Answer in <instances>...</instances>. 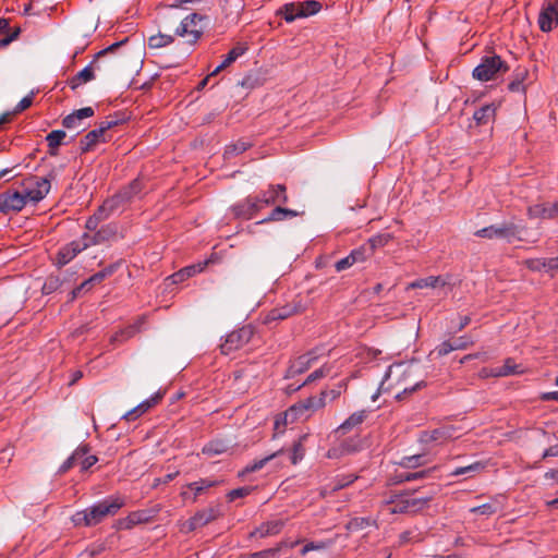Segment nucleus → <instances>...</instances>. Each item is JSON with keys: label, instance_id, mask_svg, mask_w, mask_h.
I'll return each mask as SVG.
<instances>
[{"label": "nucleus", "instance_id": "obj_6", "mask_svg": "<svg viewBox=\"0 0 558 558\" xmlns=\"http://www.w3.org/2000/svg\"><path fill=\"white\" fill-rule=\"evenodd\" d=\"M520 233L521 230L517 225L505 222L501 225H495L480 229L475 232V235L486 239H504L508 242H511L514 239L520 240Z\"/></svg>", "mask_w": 558, "mask_h": 558}, {"label": "nucleus", "instance_id": "obj_23", "mask_svg": "<svg viewBox=\"0 0 558 558\" xmlns=\"http://www.w3.org/2000/svg\"><path fill=\"white\" fill-rule=\"evenodd\" d=\"M117 235L118 226L114 223H109L102 226L96 233H85L83 236H88L87 242H90V245H98L114 240Z\"/></svg>", "mask_w": 558, "mask_h": 558}, {"label": "nucleus", "instance_id": "obj_56", "mask_svg": "<svg viewBox=\"0 0 558 558\" xmlns=\"http://www.w3.org/2000/svg\"><path fill=\"white\" fill-rule=\"evenodd\" d=\"M329 373V368L326 367V366H322L320 368L314 371L313 373H311L306 380L303 383V385H306L308 383H312V381H315L319 378H323L325 377L327 374Z\"/></svg>", "mask_w": 558, "mask_h": 558}, {"label": "nucleus", "instance_id": "obj_13", "mask_svg": "<svg viewBox=\"0 0 558 558\" xmlns=\"http://www.w3.org/2000/svg\"><path fill=\"white\" fill-rule=\"evenodd\" d=\"M265 205L262 203V197L248 196L244 201L235 204L232 211L236 218L251 219L257 211L263 209Z\"/></svg>", "mask_w": 558, "mask_h": 558}, {"label": "nucleus", "instance_id": "obj_16", "mask_svg": "<svg viewBox=\"0 0 558 558\" xmlns=\"http://www.w3.org/2000/svg\"><path fill=\"white\" fill-rule=\"evenodd\" d=\"M111 136L98 125L97 129L89 131L81 141L80 149L83 154L90 151L99 143H107Z\"/></svg>", "mask_w": 558, "mask_h": 558}, {"label": "nucleus", "instance_id": "obj_18", "mask_svg": "<svg viewBox=\"0 0 558 558\" xmlns=\"http://www.w3.org/2000/svg\"><path fill=\"white\" fill-rule=\"evenodd\" d=\"M141 190L138 181H134L126 190L119 192L112 197L106 199L104 204L112 214L125 202H128L133 195L137 194Z\"/></svg>", "mask_w": 558, "mask_h": 558}, {"label": "nucleus", "instance_id": "obj_42", "mask_svg": "<svg viewBox=\"0 0 558 558\" xmlns=\"http://www.w3.org/2000/svg\"><path fill=\"white\" fill-rule=\"evenodd\" d=\"M294 312V307H292L291 305L283 306L281 308H275L271 312H269V314L266 317V320L269 323L272 320L286 319L289 316H291Z\"/></svg>", "mask_w": 558, "mask_h": 558}, {"label": "nucleus", "instance_id": "obj_63", "mask_svg": "<svg viewBox=\"0 0 558 558\" xmlns=\"http://www.w3.org/2000/svg\"><path fill=\"white\" fill-rule=\"evenodd\" d=\"M453 350H463L468 348L471 341L466 337H458L451 340Z\"/></svg>", "mask_w": 558, "mask_h": 558}, {"label": "nucleus", "instance_id": "obj_28", "mask_svg": "<svg viewBox=\"0 0 558 558\" xmlns=\"http://www.w3.org/2000/svg\"><path fill=\"white\" fill-rule=\"evenodd\" d=\"M495 116L494 107H480L473 114L469 128H475L480 125H487Z\"/></svg>", "mask_w": 558, "mask_h": 558}, {"label": "nucleus", "instance_id": "obj_11", "mask_svg": "<svg viewBox=\"0 0 558 558\" xmlns=\"http://www.w3.org/2000/svg\"><path fill=\"white\" fill-rule=\"evenodd\" d=\"M26 196L29 202L38 203L45 198L50 191V181L47 178L33 177L24 182Z\"/></svg>", "mask_w": 558, "mask_h": 558}, {"label": "nucleus", "instance_id": "obj_24", "mask_svg": "<svg viewBox=\"0 0 558 558\" xmlns=\"http://www.w3.org/2000/svg\"><path fill=\"white\" fill-rule=\"evenodd\" d=\"M162 392L158 391L154 396H151L149 399L144 400L138 405L133 408L132 410L128 411L122 418L126 421H134L141 415H143L145 412H147L149 409L155 407L161 399H162Z\"/></svg>", "mask_w": 558, "mask_h": 558}, {"label": "nucleus", "instance_id": "obj_62", "mask_svg": "<svg viewBox=\"0 0 558 558\" xmlns=\"http://www.w3.org/2000/svg\"><path fill=\"white\" fill-rule=\"evenodd\" d=\"M333 544V541H320V542H308L307 545L310 550H323L329 548Z\"/></svg>", "mask_w": 558, "mask_h": 558}, {"label": "nucleus", "instance_id": "obj_7", "mask_svg": "<svg viewBox=\"0 0 558 558\" xmlns=\"http://www.w3.org/2000/svg\"><path fill=\"white\" fill-rule=\"evenodd\" d=\"M417 373H420V366L415 363L393 364L387 369L381 386L388 380L392 381L390 386H398L414 377Z\"/></svg>", "mask_w": 558, "mask_h": 558}, {"label": "nucleus", "instance_id": "obj_33", "mask_svg": "<svg viewBox=\"0 0 558 558\" xmlns=\"http://www.w3.org/2000/svg\"><path fill=\"white\" fill-rule=\"evenodd\" d=\"M282 449L276 451V452H272L262 459H258V460H255L254 462L247 464L243 471L240 473V475H244V474H247V473H253V472H256V471H259L260 469H263L269 461H271L272 459H275L276 457H278L279 454L282 453Z\"/></svg>", "mask_w": 558, "mask_h": 558}, {"label": "nucleus", "instance_id": "obj_29", "mask_svg": "<svg viewBox=\"0 0 558 558\" xmlns=\"http://www.w3.org/2000/svg\"><path fill=\"white\" fill-rule=\"evenodd\" d=\"M521 365L515 364L513 360L507 359L502 366L494 367L487 375L494 377H505L522 373Z\"/></svg>", "mask_w": 558, "mask_h": 558}, {"label": "nucleus", "instance_id": "obj_59", "mask_svg": "<svg viewBox=\"0 0 558 558\" xmlns=\"http://www.w3.org/2000/svg\"><path fill=\"white\" fill-rule=\"evenodd\" d=\"M420 533L416 531H405L400 535V543L405 544L408 542H420Z\"/></svg>", "mask_w": 558, "mask_h": 558}, {"label": "nucleus", "instance_id": "obj_44", "mask_svg": "<svg viewBox=\"0 0 558 558\" xmlns=\"http://www.w3.org/2000/svg\"><path fill=\"white\" fill-rule=\"evenodd\" d=\"M137 330H138L137 325L130 326V327L114 333L110 338V342L111 343L123 342V341L130 339L131 337H133L137 332Z\"/></svg>", "mask_w": 558, "mask_h": 558}, {"label": "nucleus", "instance_id": "obj_32", "mask_svg": "<svg viewBox=\"0 0 558 558\" xmlns=\"http://www.w3.org/2000/svg\"><path fill=\"white\" fill-rule=\"evenodd\" d=\"M366 417V411H357L351 414L339 427L338 432H341L342 434L348 433L353 427L360 425Z\"/></svg>", "mask_w": 558, "mask_h": 558}, {"label": "nucleus", "instance_id": "obj_22", "mask_svg": "<svg viewBox=\"0 0 558 558\" xmlns=\"http://www.w3.org/2000/svg\"><path fill=\"white\" fill-rule=\"evenodd\" d=\"M94 116L92 107H82L63 118L62 124L69 130H78L83 125V120Z\"/></svg>", "mask_w": 558, "mask_h": 558}, {"label": "nucleus", "instance_id": "obj_46", "mask_svg": "<svg viewBox=\"0 0 558 558\" xmlns=\"http://www.w3.org/2000/svg\"><path fill=\"white\" fill-rule=\"evenodd\" d=\"M215 485L214 481L202 478L197 482L190 483L187 485L189 488L193 489L195 492L193 500H196V497L202 494L205 489L213 487Z\"/></svg>", "mask_w": 558, "mask_h": 558}, {"label": "nucleus", "instance_id": "obj_58", "mask_svg": "<svg viewBox=\"0 0 558 558\" xmlns=\"http://www.w3.org/2000/svg\"><path fill=\"white\" fill-rule=\"evenodd\" d=\"M278 548L265 549L240 558H271L278 553Z\"/></svg>", "mask_w": 558, "mask_h": 558}, {"label": "nucleus", "instance_id": "obj_35", "mask_svg": "<svg viewBox=\"0 0 558 558\" xmlns=\"http://www.w3.org/2000/svg\"><path fill=\"white\" fill-rule=\"evenodd\" d=\"M174 37H175V35L173 33L172 34L158 33L148 38V46L154 49L163 48V47L171 45L174 41Z\"/></svg>", "mask_w": 558, "mask_h": 558}, {"label": "nucleus", "instance_id": "obj_34", "mask_svg": "<svg viewBox=\"0 0 558 558\" xmlns=\"http://www.w3.org/2000/svg\"><path fill=\"white\" fill-rule=\"evenodd\" d=\"M130 118V114H126L125 112H116L113 116H109L106 120L101 121L99 126L104 128L108 133L109 130L126 122Z\"/></svg>", "mask_w": 558, "mask_h": 558}, {"label": "nucleus", "instance_id": "obj_5", "mask_svg": "<svg viewBox=\"0 0 558 558\" xmlns=\"http://www.w3.org/2000/svg\"><path fill=\"white\" fill-rule=\"evenodd\" d=\"M430 497L410 498L408 493L396 495L386 505L390 513H415L427 506Z\"/></svg>", "mask_w": 558, "mask_h": 558}, {"label": "nucleus", "instance_id": "obj_45", "mask_svg": "<svg viewBox=\"0 0 558 558\" xmlns=\"http://www.w3.org/2000/svg\"><path fill=\"white\" fill-rule=\"evenodd\" d=\"M300 9H302L304 15L303 17L311 16L320 11L322 4L315 0H306L303 2H299Z\"/></svg>", "mask_w": 558, "mask_h": 558}, {"label": "nucleus", "instance_id": "obj_9", "mask_svg": "<svg viewBox=\"0 0 558 558\" xmlns=\"http://www.w3.org/2000/svg\"><path fill=\"white\" fill-rule=\"evenodd\" d=\"M343 387H345V385L340 384L336 388H332L330 390H323L318 397H311L305 401L300 402L299 405L292 407L290 411H295L300 409L315 411L322 409L323 407L326 405L327 401H333L337 398H339Z\"/></svg>", "mask_w": 558, "mask_h": 558}, {"label": "nucleus", "instance_id": "obj_41", "mask_svg": "<svg viewBox=\"0 0 558 558\" xmlns=\"http://www.w3.org/2000/svg\"><path fill=\"white\" fill-rule=\"evenodd\" d=\"M87 452L88 448L86 446L77 448L60 466L59 473L63 474L68 472L73 465H75V458H83Z\"/></svg>", "mask_w": 558, "mask_h": 558}, {"label": "nucleus", "instance_id": "obj_25", "mask_svg": "<svg viewBox=\"0 0 558 558\" xmlns=\"http://www.w3.org/2000/svg\"><path fill=\"white\" fill-rule=\"evenodd\" d=\"M451 282L449 281V277H442V276H430L427 278H422L418 280L413 281L410 283L409 288L411 289H423V288H445L450 287Z\"/></svg>", "mask_w": 558, "mask_h": 558}, {"label": "nucleus", "instance_id": "obj_40", "mask_svg": "<svg viewBox=\"0 0 558 558\" xmlns=\"http://www.w3.org/2000/svg\"><path fill=\"white\" fill-rule=\"evenodd\" d=\"M244 53L243 48L235 47L229 51L226 59L211 72V75H217L220 71L229 66L232 62H234L240 56Z\"/></svg>", "mask_w": 558, "mask_h": 558}, {"label": "nucleus", "instance_id": "obj_60", "mask_svg": "<svg viewBox=\"0 0 558 558\" xmlns=\"http://www.w3.org/2000/svg\"><path fill=\"white\" fill-rule=\"evenodd\" d=\"M429 472H430V470H424V471H418V472H410V473H407L404 475H401V481L410 482V481L420 480V478L425 477Z\"/></svg>", "mask_w": 558, "mask_h": 558}, {"label": "nucleus", "instance_id": "obj_53", "mask_svg": "<svg viewBox=\"0 0 558 558\" xmlns=\"http://www.w3.org/2000/svg\"><path fill=\"white\" fill-rule=\"evenodd\" d=\"M470 511L472 513L489 517L494 514L497 511V509L493 504H483L481 506L471 508Z\"/></svg>", "mask_w": 558, "mask_h": 558}, {"label": "nucleus", "instance_id": "obj_8", "mask_svg": "<svg viewBox=\"0 0 558 558\" xmlns=\"http://www.w3.org/2000/svg\"><path fill=\"white\" fill-rule=\"evenodd\" d=\"M253 337V328L251 326H243L242 328L230 332L225 342L221 343L220 350L225 355L243 348L250 342Z\"/></svg>", "mask_w": 558, "mask_h": 558}, {"label": "nucleus", "instance_id": "obj_21", "mask_svg": "<svg viewBox=\"0 0 558 558\" xmlns=\"http://www.w3.org/2000/svg\"><path fill=\"white\" fill-rule=\"evenodd\" d=\"M317 360V354L315 351L308 352L307 354L299 356L295 361L291 363L287 371V378L294 377L307 371L312 364Z\"/></svg>", "mask_w": 558, "mask_h": 558}, {"label": "nucleus", "instance_id": "obj_43", "mask_svg": "<svg viewBox=\"0 0 558 558\" xmlns=\"http://www.w3.org/2000/svg\"><path fill=\"white\" fill-rule=\"evenodd\" d=\"M251 146V144L248 142H245L243 140H240L238 141L236 143H233V144H230L226 147V150H225V156L227 158H230L232 156H235V155H239V154H242L243 151H245L248 147Z\"/></svg>", "mask_w": 558, "mask_h": 558}, {"label": "nucleus", "instance_id": "obj_31", "mask_svg": "<svg viewBox=\"0 0 558 558\" xmlns=\"http://www.w3.org/2000/svg\"><path fill=\"white\" fill-rule=\"evenodd\" d=\"M202 270L203 265H191L171 275L168 279L171 280L172 283H180L183 282L185 279L194 276L195 274L201 272Z\"/></svg>", "mask_w": 558, "mask_h": 558}, {"label": "nucleus", "instance_id": "obj_1", "mask_svg": "<svg viewBox=\"0 0 558 558\" xmlns=\"http://www.w3.org/2000/svg\"><path fill=\"white\" fill-rule=\"evenodd\" d=\"M190 2L192 0H179L165 5L159 17L166 29L172 31L177 37L185 38L189 44H195L203 36L207 16L197 12L184 15L182 7Z\"/></svg>", "mask_w": 558, "mask_h": 558}, {"label": "nucleus", "instance_id": "obj_36", "mask_svg": "<svg viewBox=\"0 0 558 558\" xmlns=\"http://www.w3.org/2000/svg\"><path fill=\"white\" fill-rule=\"evenodd\" d=\"M65 136L66 134L63 130H54L47 134L46 141L50 149V155L57 154V149L62 144Z\"/></svg>", "mask_w": 558, "mask_h": 558}, {"label": "nucleus", "instance_id": "obj_19", "mask_svg": "<svg viewBox=\"0 0 558 558\" xmlns=\"http://www.w3.org/2000/svg\"><path fill=\"white\" fill-rule=\"evenodd\" d=\"M218 515L219 510L216 508L201 510L189 519L185 523V527L187 531H194L214 521Z\"/></svg>", "mask_w": 558, "mask_h": 558}, {"label": "nucleus", "instance_id": "obj_48", "mask_svg": "<svg viewBox=\"0 0 558 558\" xmlns=\"http://www.w3.org/2000/svg\"><path fill=\"white\" fill-rule=\"evenodd\" d=\"M62 284V280L59 276H50L47 278L43 286V292L45 294H50L54 291H57Z\"/></svg>", "mask_w": 558, "mask_h": 558}, {"label": "nucleus", "instance_id": "obj_12", "mask_svg": "<svg viewBox=\"0 0 558 558\" xmlns=\"http://www.w3.org/2000/svg\"><path fill=\"white\" fill-rule=\"evenodd\" d=\"M371 247L365 245L360 246L353 250L348 256L341 258L335 264V268L338 272L343 271L350 267H352L356 263H362L367 259V257L372 254L373 248L375 246V240H371Z\"/></svg>", "mask_w": 558, "mask_h": 558}, {"label": "nucleus", "instance_id": "obj_47", "mask_svg": "<svg viewBox=\"0 0 558 558\" xmlns=\"http://www.w3.org/2000/svg\"><path fill=\"white\" fill-rule=\"evenodd\" d=\"M228 450V446L222 441H213L206 445L203 449V453L208 456L221 454Z\"/></svg>", "mask_w": 558, "mask_h": 558}, {"label": "nucleus", "instance_id": "obj_27", "mask_svg": "<svg viewBox=\"0 0 558 558\" xmlns=\"http://www.w3.org/2000/svg\"><path fill=\"white\" fill-rule=\"evenodd\" d=\"M555 262V258H531L524 262V265L532 271H546L551 275L558 272L557 266L551 264Z\"/></svg>", "mask_w": 558, "mask_h": 558}, {"label": "nucleus", "instance_id": "obj_20", "mask_svg": "<svg viewBox=\"0 0 558 558\" xmlns=\"http://www.w3.org/2000/svg\"><path fill=\"white\" fill-rule=\"evenodd\" d=\"M530 218L555 219L558 218V202L541 203L530 206L527 209Z\"/></svg>", "mask_w": 558, "mask_h": 558}, {"label": "nucleus", "instance_id": "obj_38", "mask_svg": "<svg viewBox=\"0 0 558 558\" xmlns=\"http://www.w3.org/2000/svg\"><path fill=\"white\" fill-rule=\"evenodd\" d=\"M281 13L287 22H293L294 20L303 17L304 15L302 9H300L299 2L286 4L282 8Z\"/></svg>", "mask_w": 558, "mask_h": 558}, {"label": "nucleus", "instance_id": "obj_54", "mask_svg": "<svg viewBox=\"0 0 558 558\" xmlns=\"http://www.w3.org/2000/svg\"><path fill=\"white\" fill-rule=\"evenodd\" d=\"M371 520L366 518H354L348 523V529L350 531L363 530L371 525Z\"/></svg>", "mask_w": 558, "mask_h": 558}, {"label": "nucleus", "instance_id": "obj_49", "mask_svg": "<svg viewBox=\"0 0 558 558\" xmlns=\"http://www.w3.org/2000/svg\"><path fill=\"white\" fill-rule=\"evenodd\" d=\"M305 438V436L301 437L298 441L293 444L292 453H291V462L292 464L299 463L303 457H304V447L302 444V440Z\"/></svg>", "mask_w": 558, "mask_h": 558}, {"label": "nucleus", "instance_id": "obj_15", "mask_svg": "<svg viewBox=\"0 0 558 558\" xmlns=\"http://www.w3.org/2000/svg\"><path fill=\"white\" fill-rule=\"evenodd\" d=\"M28 197L26 192L4 193L0 195V210L2 213L20 211L26 205Z\"/></svg>", "mask_w": 558, "mask_h": 558}, {"label": "nucleus", "instance_id": "obj_37", "mask_svg": "<svg viewBox=\"0 0 558 558\" xmlns=\"http://www.w3.org/2000/svg\"><path fill=\"white\" fill-rule=\"evenodd\" d=\"M120 267V262L110 264L109 266L105 267L102 270L94 274L92 277L87 279L90 286L100 283L104 279L107 277L113 275L118 268Z\"/></svg>", "mask_w": 558, "mask_h": 558}, {"label": "nucleus", "instance_id": "obj_10", "mask_svg": "<svg viewBox=\"0 0 558 558\" xmlns=\"http://www.w3.org/2000/svg\"><path fill=\"white\" fill-rule=\"evenodd\" d=\"M538 26L548 33L558 25V0H545L538 14Z\"/></svg>", "mask_w": 558, "mask_h": 558}, {"label": "nucleus", "instance_id": "obj_26", "mask_svg": "<svg viewBox=\"0 0 558 558\" xmlns=\"http://www.w3.org/2000/svg\"><path fill=\"white\" fill-rule=\"evenodd\" d=\"M298 210L284 208L280 205H277L269 214L268 217L264 218L263 220L258 221V225L271 222V221H283L287 219L295 218L300 215Z\"/></svg>", "mask_w": 558, "mask_h": 558}, {"label": "nucleus", "instance_id": "obj_30", "mask_svg": "<svg viewBox=\"0 0 558 558\" xmlns=\"http://www.w3.org/2000/svg\"><path fill=\"white\" fill-rule=\"evenodd\" d=\"M425 385L424 380L420 378L418 373L407 379L403 384H399L398 387L402 388V390L396 395V399L403 400V398L417 389L422 388Z\"/></svg>", "mask_w": 558, "mask_h": 558}, {"label": "nucleus", "instance_id": "obj_14", "mask_svg": "<svg viewBox=\"0 0 558 558\" xmlns=\"http://www.w3.org/2000/svg\"><path fill=\"white\" fill-rule=\"evenodd\" d=\"M88 236H82L78 241H73L70 244L62 247L57 256L58 265L63 266L71 262L80 252L90 246V242H87Z\"/></svg>", "mask_w": 558, "mask_h": 558}, {"label": "nucleus", "instance_id": "obj_52", "mask_svg": "<svg viewBox=\"0 0 558 558\" xmlns=\"http://www.w3.org/2000/svg\"><path fill=\"white\" fill-rule=\"evenodd\" d=\"M481 469H483L482 463L475 462V463H472V464L466 465V466L457 468L456 470H453L451 472V475L452 476H460V475H464V474L476 472V471H478Z\"/></svg>", "mask_w": 558, "mask_h": 558}, {"label": "nucleus", "instance_id": "obj_57", "mask_svg": "<svg viewBox=\"0 0 558 558\" xmlns=\"http://www.w3.org/2000/svg\"><path fill=\"white\" fill-rule=\"evenodd\" d=\"M27 107H14L11 111H5L0 116V125L9 123L12 118L19 113H21Z\"/></svg>", "mask_w": 558, "mask_h": 558}, {"label": "nucleus", "instance_id": "obj_39", "mask_svg": "<svg viewBox=\"0 0 558 558\" xmlns=\"http://www.w3.org/2000/svg\"><path fill=\"white\" fill-rule=\"evenodd\" d=\"M281 527H282L281 522H268V523L262 525L260 527L256 529L255 531H253L251 533V536L265 537L268 535L277 534L280 532Z\"/></svg>", "mask_w": 558, "mask_h": 558}, {"label": "nucleus", "instance_id": "obj_17", "mask_svg": "<svg viewBox=\"0 0 558 558\" xmlns=\"http://www.w3.org/2000/svg\"><path fill=\"white\" fill-rule=\"evenodd\" d=\"M260 197L265 207L286 204L288 202L287 187L283 184H270Z\"/></svg>", "mask_w": 558, "mask_h": 558}, {"label": "nucleus", "instance_id": "obj_61", "mask_svg": "<svg viewBox=\"0 0 558 558\" xmlns=\"http://www.w3.org/2000/svg\"><path fill=\"white\" fill-rule=\"evenodd\" d=\"M250 492H251V489L248 487H240V488L233 489L228 494V499L230 501H233L238 498L247 496L250 494Z\"/></svg>", "mask_w": 558, "mask_h": 558}, {"label": "nucleus", "instance_id": "obj_50", "mask_svg": "<svg viewBox=\"0 0 558 558\" xmlns=\"http://www.w3.org/2000/svg\"><path fill=\"white\" fill-rule=\"evenodd\" d=\"M423 458H424V456H422V454L404 457L401 460L400 465H402L403 468H408V469H414V468H417V466L424 464Z\"/></svg>", "mask_w": 558, "mask_h": 558}, {"label": "nucleus", "instance_id": "obj_4", "mask_svg": "<svg viewBox=\"0 0 558 558\" xmlns=\"http://www.w3.org/2000/svg\"><path fill=\"white\" fill-rule=\"evenodd\" d=\"M509 70L507 63L497 54L485 56L473 70V77L481 82L498 78Z\"/></svg>", "mask_w": 558, "mask_h": 558}, {"label": "nucleus", "instance_id": "obj_3", "mask_svg": "<svg viewBox=\"0 0 558 558\" xmlns=\"http://www.w3.org/2000/svg\"><path fill=\"white\" fill-rule=\"evenodd\" d=\"M126 40L128 39L119 41V43H114V44L110 45L109 47H107L106 49L99 51L95 56V59L87 66H85L83 70H81L80 72H77L75 75H73L72 77H70L68 80L69 87L71 89L75 90L78 87L95 80L96 72L101 70V66L99 63V58L106 56L109 52H113L117 48H119L121 45H123Z\"/></svg>", "mask_w": 558, "mask_h": 558}, {"label": "nucleus", "instance_id": "obj_51", "mask_svg": "<svg viewBox=\"0 0 558 558\" xmlns=\"http://www.w3.org/2000/svg\"><path fill=\"white\" fill-rule=\"evenodd\" d=\"M153 515L147 511H137L133 512L128 517L129 524L128 526L147 522Z\"/></svg>", "mask_w": 558, "mask_h": 558}, {"label": "nucleus", "instance_id": "obj_55", "mask_svg": "<svg viewBox=\"0 0 558 558\" xmlns=\"http://www.w3.org/2000/svg\"><path fill=\"white\" fill-rule=\"evenodd\" d=\"M454 351L452 347L451 340L444 341L439 345H437L430 354H435L437 356H444L449 354L450 352Z\"/></svg>", "mask_w": 558, "mask_h": 558}, {"label": "nucleus", "instance_id": "obj_2", "mask_svg": "<svg viewBox=\"0 0 558 558\" xmlns=\"http://www.w3.org/2000/svg\"><path fill=\"white\" fill-rule=\"evenodd\" d=\"M123 506L119 499H105L72 515L75 526H93L100 523L106 517L113 515Z\"/></svg>", "mask_w": 558, "mask_h": 558}, {"label": "nucleus", "instance_id": "obj_64", "mask_svg": "<svg viewBox=\"0 0 558 558\" xmlns=\"http://www.w3.org/2000/svg\"><path fill=\"white\" fill-rule=\"evenodd\" d=\"M110 215H112V211H110L105 204H102L94 214L100 222L109 218Z\"/></svg>", "mask_w": 558, "mask_h": 558}]
</instances>
